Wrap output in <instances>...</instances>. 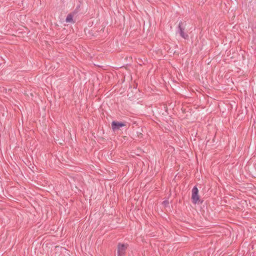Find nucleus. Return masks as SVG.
Here are the masks:
<instances>
[{
	"mask_svg": "<svg viewBox=\"0 0 256 256\" xmlns=\"http://www.w3.org/2000/svg\"><path fill=\"white\" fill-rule=\"evenodd\" d=\"M186 23L182 22H180L178 26V32L180 34V36L184 39H187L188 36L187 34L184 32Z\"/></svg>",
	"mask_w": 256,
	"mask_h": 256,
	"instance_id": "f257e3e1",
	"label": "nucleus"
},
{
	"mask_svg": "<svg viewBox=\"0 0 256 256\" xmlns=\"http://www.w3.org/2000/svg\"><path fill=\"white\" fill-rule=\"evenodd\" d=\"M198 190L196 186H194L192 189V200L194 204H196L199 202L200 197L198 194Z\"/></svg>",
	"mask_w": 256,
	"mask_h": 256,
	"instance_id": "f03ea898",
	"label": "nucleus"
},
{
	"mask_svg": "<svg viewBox=\"0 0 256 256\" xmlns=\"http://www.w3.org/2000/svg\"><path fill=\"white\" fill-rule=\"evenodd\" d=\"M127 247V244H118V256H124Z\"/></svg>",
	"mask_w": 256,
	"mask_h": 256,
	"instance_id": "7ed1b4c3",
	"label": "nucleus"
},
{
	"mask_svg": "<svg viewBox=\"0 0 256 256\" xmlns=\"http://www.w3.org/2000/svg\"><path fill=\"white\" fill-rule=\"evenodd\" d=\"M126 124L124 122H118L116 121H113L112 122V127L113 130H117L120 129V128L125 126Z\"/></svg>",
	"mask_w": 256,
	"mask_h": 256,
	"instance_id": "20e7f679",
	"label": "nucleus"
},
{
	"mask_svg": "<svg viewBox=\"0 0 256 256\" xmlns=\"http://www.w3.org/2000/svg\"><path fill=\"white\" fill-rule=\"evenodd\" d=\"M73 16L74 14H69L66 19V22H71V23H74V22L73 20Z\"/></svg>",
	"mask_w": 256,
	"mask_h": 256,
	"instance_id": "39448f33",
	"label": "nucleus"
},
{
	"mask_svg": "<svg viewBox=\"0 0 256 256\" xmlns=\"http://www.w3.org/2000/svg\"><path fill=\"white\" fill-rule=\"evenodd\" d=\"M163 203L164 204H168V202L167 201H164L163 202Z\"/></svg>",
	"mask_w": 256,
	"mask_h": 256,
	"instance_id": "423d86ee",
	"label": "nucleus"
}]
</instances>
